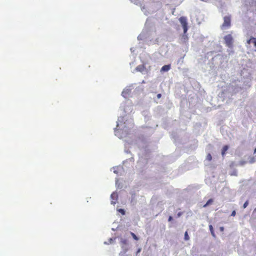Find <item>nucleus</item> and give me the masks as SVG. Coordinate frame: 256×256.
Here are the masks:
<instances>
[{"label": "nucleus", "instance_id": "f257e3e1", "mask_svg": "<svg viewBox=\"0 0 256 256\" xmlns=\"http://www.w3.org/2000/svg\"><path fill=\"white\" fill-rule=\"evenodd\" d=\"M231 26V17L230 16H225L224 18V22L220 26L222 30H226Z\"/></svg>", "mask_w": 256, "mask_h": 256}, {"label": "nucleus", "instance_id": "f03ea898", "mask_svg": "<svg viewBox=\"0 0 256 256\" xmlns=\"http://www.w3.org/2000/svg\"><path fill=\"white\" fill-rule=\"evenodd\" d=\"M179 20L184 29V34H186L188 30L187 18L185 16H181L179 18Z\"/></svg>", "mask_w": 256, "mask_h": 256}, {"label": "nucleus", "instance_id": "7ed1b4c3", "mask_svg": "<svg viewBox=\"0 0 256 256\" xmlns=\"http://www.w3.org/2000/svg\"><path fill=\"white\" fill-rule=\"evenodd\" d=\"M224 40L225 41V43L226 45L229 47L231 48L233 42V38L230 34H228L224 37Z\"/></svg>", "mask_w": 256, "mask_h": 256}, {"label": "nucleus", "instance_id": "20e7f679", "mask_svg": "<svg viewBox=\"0 0 256 256\" xmlns=\"http://www.w3.org/2000/svg\"><path fill=\"white\" fill-rule=\"evenodd\" d=\"M170 64L164 65L161 68L160 71L161 72H168L170 70Z\"/></svg>", "mask_w": 256, "mask_h": 256}, {"label": "nucleus", "instance_id": "39448f33", "mask_svg": "<svg viewBox=\"0 0 256 256\" xmlns=\"http://www.w3.org/2000/svg\"><path fill=\"white\" fill-rule=\"evenodd\" d=\"M228 148V146L227 145L224 146V147L222 148V156H224L226 152L227 151Z\"/></svg>", "mask_w": 256, "mask_h": 256}, {"label": "nucleus", "instance_id": "423d86ee", "mask_svg": "<svg viewBox=\"0 0 256 256\" xmlns=\"http://www.w3.org/2000/svg\"><path fill=\"white\" fill-rule=\"evenodd\" d=\"M213 202V200L212 198H210L208 200V201L206 202V203L204 206V207H206L212 204Z\"/></svg>", "mask_w": 256, "mask_h": 256}, {"label": "nucleus", "instance_id": "0eeeda50", "mask_svg": "<svg viewBox=\"0 0 256 256\" xmlns=\"http://www.w3.org/2000/svg\"><path fill=\"white\" fill-rule=\"evenodd\" d=\"M209 228H210V231L211 232L212 234L214 236H215V234H214V230L212 226V225H210L209 226Z\"/></svg>", "mask_w": 256, "mask_h": 256}, {"label": "nucleus", "instance_id": "6e6552de", "mask_svg": "<svg viewBox=\"0 0 256 256\" xmlns=\"http://www.w3.org/2000/svg\"><path fill=\"white\" fill-rule=\"evenodd\" d=\"M111 198H112L113 200H116L117 199V198H118V195L116 193H114V192H113L112 194H111Z\"/></svg>", "mask_w": 256, "mask_h": 256}, {"label": "nucleus", "instance_id": "1a4fd4ad", "mask_svg": "<svg viewBox=\"0 0 256 256\" xmlns=\"http://www.w3.org/2000/svg\"><path fill=\"white\" fill-rule=\"evenodd\" d=\"M184 238L186 240H189L190 239V237L188 235V232H186L185 233H184Z\"/></svg>", "mask_w": 256, "mask_h": 256}, {"label": "nucleus", "instance_id": "9d476101", "mask_svg": "<svg viewBox=\"0 0 256 256\" xmlns=\"http://www.w3.org/2000/svg\"><path fill=\"white\" fill-rule=\"evenodd\" d=\"M130 234L134 240H138V238L134 232H131Z\"/></svg>", "mask_w": 256, "mask_h": 256}, {"label": "nucleus", "instance_id": "9b49d317", "mask_svg": "<svg viewBox=\"0 0 256 256\" xmlns=\"http://www.w3.org/2000/svg\"><path fill=\"white\" fill-rule=\"evenodd\" d=\"M206 158L208 160L210 161L212 160V156L210 154H208L206 156Z\"/></svg>", "mask_w": 256, "mask_h": 256}, {"label": "nucleus", "instance_id": "f8f14e48", "mask_svg": "<svg viewBox=\"0 0 256 256\" xmlns=\"http://www.w3.org/2000/svg\"><path fill=\"white\" fill-rule=\"evenodd\" d=\"M121 243H122V244L126 245V244H128L127 240H121Z\"/></svg>", "mask_w": 256, "mask_h": 256}, {"label": "nucleus", "instance_id": "ddd939ff", "mask_svg": "<svg viewBox=\"0 0 256 256\" xmlns=\"http://www.w3.org/2000/svg\"><path fill=\"white\" fill-rule=\"evenodd\" d=\"M142 66H139L136 67V70L138 71L142 72Z\"/></svg>", "mask_w": 256, "mask_h": 256}, {"label": "nucleus", "instance_id": "4468645a", "mask_svg": "<svg viewBox=\"0 0 256 256\" xmlns=\"http://www.w3.org/2000/svg\"><path fill=\"white\" fill-rule=\"evenodd\" d=\"M248 200H247V201H246V202L244 203V205H243V208H246V207H247V206H248Z\"/></svg>", "mask_w": 256, "mask_h": 256}, {"label": "nucleus", "instance_id": "2eb2a0df", "mask_svg": "<svg viewBox=\"0 0 256 256\" xmlns=\"http://www.w3.org/2000/svg\"><path fill=\"white\" fill-rule=\"evenodd\" d=\"M118 211L123 215L125 214V212L123 209H120Z\"/></svg>", "mask_w": 256, "mask_h": 256}, {"label": "nucleus", "instance_id": "dca6fc26", "mask_svg": "<svg viewBox=\"0 0 256 256\" xmlns=\"http://www.w3.org/2000/svg\"><path fill=\"white\" fill-rule=\"evenodd\" d=\"M236 211L233 210L232 212L231 216H236Z\"/></svg>", "mask_w": 256, "mask_h": 256}, {"label": "nucleus", "instance_id": "f3484780", "mask_svg": "<svg viewBox=\"0 0 256 256\" xmlns=\"http://www.w3.org/2000/svg\"><path fill=\"white\" fill-rule=\"evenodd\" d=\"M162 96V94H157V98H160Z\"/></svg>", "mask_w": 256, "mask_h": 256}, {"label": "nucleus", "instance_id": "a211bd4d", "mask_svg": "<svg viewBox=\"0 0 256 256\" xmlns=\"http://www.w3.org/2000/svg\"><path fill=\"white\" fill-rule=\"evenodd\" d=\"M172 220V216H170L168 218V221H171Z\"/></svg>", "mask_w": 256, "mask_h": 256}, {"label": "nucleus", "instance_id": "6ab92c4d", "mask_svg": "<svg viewBox=\"0 0 256 256\" xmlns=\"http://www.w3.org/2000/svg\"><path fill=\"white\" fill-rule=\"evenodd\" d=\"M220 229L221 232H223L224 230V228L222 226L220 227Z\"/></svg>", "mask_w": 256, "mask_h": 256}, {"label": "nucleus", "instance_id": "aec40b11", "mask_svg": "<svg viewBox=\"0 0 256 256\" xmlns=\"http://www.w3.org/2000/svg\"><path fill=\"white\" fill-rule=\"evenodd\" d=\"M141 250V249L140 248H138L137 252H136V254L137 255L138 254V253H139Z\"/></svg>", "mask_w": 256, "mask_h": 256}, {"label": "nucleus", "instance_id": "412c9836", "mask_svg": "<svg viewBox=\"0 0 256 256\" xmlns=\"http://www.w3.org/2000/svg\"><path fill=\"white\" fill-rule=\"evenodd\" d=\"M128 250V248H124V252L126 253Z\"/></svg>", "mask_w": 256, "mask_h": 256}, {"label": "nucleus", "instance_id": "4be33fe9", "mask_svg": "<svg viewBox=\"0 0 256 256\" xmlns=\"http://www.w3.org/2000/svg\"><path fill=\"white\" fill-rule=\"evenodd\" d=\"M178 216H181V212H179L178 214Z\"/></svg>", "mask_w": 256, "mask_h": 256}, {"label": "nucleus", "instance_id": "5701e85b", "mask_svg": "<svg viewBox=\"0 0 256 256\" xmlns=\"http://www.w3.org/2000/svg\"><path fill=\"white\" fill-rule=\"evenodd\" d=\"M112 203L114 204H116V202H114L113 200L112 201Z\"/></svg>", "mask_w": 256, "mask_h": 256}, {"label": "nucleus", "instance_id": "b1692460", "mask_svg": "<svg viewBox=\"0 0 256 256\" xmlns=\"http://www.w3.org/2000/svg\"><path fill=\"white\" fill-rule=\"evenodd\" d=\"M256 153V148L254 150V154Z\"/></svg>", "mask_w": 256, "mask_h": 256}, {"label": "nucleus", "instance_id": "393cba45", "mask_svg": "<svg viewBox=\"0 0 256 256\" xmlns=\"http://www.w3.org/2000/svg\"><path fill=\"white\" fill-rule=\"evenodd\" d=\"M256 210V208H255V210Z\"/></svg>", "mask_w": 256, "mask_h": 256}]
</instances>
